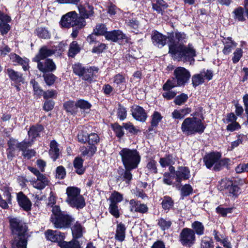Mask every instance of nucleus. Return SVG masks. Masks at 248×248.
I'll list each match as a JSON object with an SVG mask.
<instances>
[{
	"label": "nucleus",
	"instance_id": "1",
	"mask_svg": "<svg viewBox=\"0 0 248 248\" xmlns=\"http://www.w3.org/2000/svg\"><path fill=\"white\" fill-rule=\"evenodd\" d=\"M169 53L174 60L183 62H188L190 64L194 62V57L196 56V50L193 46L188 44L186 46L181 43L176 44L170 42L168 44Z\"/></svg>",
	"mask_w": 248,
	"mask_h": 248
},
{
	"label": "nucleus",
	"instance_id": "2",
	"mask_svg": "<svg viewBox=\"0 0 248 248\" xmlns=\"http://www.w3.org/2000/svg\"><path fill=\"white\" fill-rule=\"evenodd\" d=\"M10 223L13 233L17 235L12 243V248H27L30 234L28 232L26 224L17 218L11 219Z\"/></svg>",
	"mask_w": 248,
	"mask_h": 248
},
{
	"label": "nucleus",
	"instance_id": "3",
	"mask_svg": "<svg viewBox=\"0 0 248 248\" xmlns=\"http://www.w3.org/2000/svg\"><path fill=\"white\" fill-rule=\"evenodd\" d=\"M196 113L191 114L192 117L185 118L181 124V131L186 136H192L196 134L203 133L206 128L203 122V118L200 119L196 117Z\"/></svg>",
	"mask_w": 248,
	"mask_h": 248
},
{
	"label": "nucleus",
	"instance_id": "4",
	"mask_svg": "<svg viewBox=\"0 0 248 248\" xmlns=\"http://www.w3.org/2000/svg\"><path fill=\"white\" fill-rule=\"evenodd\" d=\"M52 212L50 221L56 228H68L74 221V219L72 216L61 211L60 208L58 206H55L52 208Z\"/></svg>",
	"mask_w": 248,
	"mask_h": 248
},
{
	"label": "nucleus",
	"instance_id": "5",
	"mask_svg": "<svg viewBox=\"0 0 248 248\" xmlns=\"http://www.w3.org/2000/svg\"><path fill=\"white\" fill-rule=\"evenodd\" d=\"M46 240L52 242L58 243L61 248H80L78 241L72 240L70 242L63 241L65 238L64 234L58 231L47 230L45 232Z\"/></svg>",
	"mask_w": 248,
	"mask_h": 248
},
{
	"label": "nucleus",
	"instance_id": "6",
	"mask_svg": "<svg viewBox=\"0 0 248 248\" xmlns=\"http://www.w3.org/2000/svg\"><path fill=\"white\" fill-rule=\"evenodd\" d=\"M119 155L124 167L137 168L140 162V156L136 149L124 148L120 151Z\"/></svg>",
	"mask_w": 248,
	"mask_h": 248
},
{
	"label": "nucleus",
	"instance_id": "7",
	"mask_svg": "<svg viewBox=\"0 0 248 248\" xmlns=\"http://www.w3.org/2000/svg\"><path fill=\"white\" fill-rule=\"evenodd\" d=\"M66 193V202L71 207L81 209L86 205L84 197L80 195V189L76 187H68Z\"/></svg>",
	"mask_w": 248,
	"mask_h": 248
},
{
	"label": "nucleus",
	"instance_id": "8",
	"mask_svg": "<svg viewBox=\"0 0 248 248\" xmlns=\"http://www.w3.org/2000/svg\"><path fill=\"white\" fill-rule=\"evenodd\" d=\"M60 24L62 27L69 28L76 26L78 30L86 25V22L82 17H79L75 11L68 12L61 18Z\"/></svg>",
	"mask_w": 248,
	"mask_h": 248
},
{
	"label": "nucleus",
	"instance_id": "9",
	"mask_svg": "<svg viewBox=\"0 0 248 248\" xmlns=\"http://www.w3.org/2000/svg\"><path fill=\"white\" fill-rule=\"evenodd\" d=\"M195 235L194 231L191 229L184 228L180 234V241L184 246H191L195 242Z\"/></svg>",
	"mask_w": 248,
	"mask_h": 248
},
{
	"label": "nucleus",
	"instance_id": "10",
	"mask_svg": "<svg viewBox=\"0 0 248 248\" xmlns=\"http://www.w3.org/2000/svg\"><path fill=\"white\" fill-rule=\"evenodd\" d=\"M176 82L178 86L185 85L189 79L190 74L186 68L182 67L176 68L174 71Z\"/></svg>",
	"mask_w": 248,
	"mask_h": 248
},
{
	"label": "nucleus",
	"instance_id": "11",
	"mask_svg": "<svg viewBox=\"0 0 248 248\" xmlns=\"http://www.w3.org/2000/svg\"><path fill=\"white\" fill-rule=\"evenodd\" d=\"M221 157V154L218 152H212L205 155L203 161L208 169H211L216 166Z\"/></svg>",
	"mask_w": 248,
	"mask_h": 248
},
{
	"label": "nucleus",
	"instance_id": "12",
	"mask_svg": "<svg viewBox=\"0 0 248 248\" xmlns=\"http://www.w3.org/2000/svg\"><path fill=\"white\" fill-rule=\"evenodd\" d=\"M105 37L106 40L112 42H117L126 40V37L123 32L120 30H113L111 31H107L105 34Z\"/></svg>",
	"mask_w": 248,
	"mask_h": 248
},
{
	"label": "nucleus",
	"instance_id": "13",
	"mask_svg": "<svg viewBox=\"0 0 248 248\" xmlns=\"http://www.w3.org/2000/svg\"><path fill=\"white\" fill-rule=\"evenodd\" d=\"M132 115L137 121L144 122L146 121L147 116L143 108L135 106L131 108Z\"/></svg>",
	"mask_w": 248,
	"mask_h": 248
},
{
	"label": "nucleus",
	"instance_id": "14",
	"mask_svg": "<svg viewBox=\"0 0 248 248\" xmlns=\"http://www.w3.org/2000/svg\"><path fill=\"white\" fill-rule=\"evenodd\" d=\"M190 176V171L187 167H179L175 171V178L176 181L180 183L182 181L189 178Z\"/></svg>",
	"mask_w": 248,
	"mask_h": 248
},
{
	"label": "nucleus",
	"instance_id": "15",
	"mask_svg": "<svg viewBox=\"0 0 248 248\" xmlns=\"http://www.w3.org/2000/svg\"><path fill=\"white\" fill-rule=\"evenodd\" d=\"M167 37L156 31H153L152 41L153 44L158 47H162L166 43Z\"/></svg>",
	"mask_w": 248,
	"mask_h": 248
},
{
	"label": "nucleus",
	"instance_id": "16",
	"mask_svg": "<svg viewBox=\"0 0 248 248\" xmlns=\"http://www.w3.org/2000/svg\"><path fill=\"white\" fill-rule=\"evenodd\" d=\"M130 210L131 212L145 213L147 212L148 208L146 204H141L140 202L135 200H131L129 202Z\"/></svg>",
	"mask_w": 248,
	"mask_h": 248
},
{
	"label": "nucleus",
	"instance_id": "17",
	"mask_svg": "<svg viewBox=\"0 0 248 248\" xmlns=\"http://www.w3.org/2000/svg\"><path fill=\"white\" fill-rule=\"evenodd\" d=\"M37 62V67L38 69L43 72H51L55 70L56 65L52 60L47 59L46 60L45 62L39 61Z\"/></svg>",
	"mask_w": 248,
	"mask_h": 248
},
{
	"label": "nucleus",
	"instance_id": "18",
	"mask_svg": "<svg viewBox=\"0 0 248 248\" xmlns=\"http://www.w3.org/2000/svg\"><path fill=\"white\" fill-rule=\"evenodd\" d=\"M31 183L33 187L41 190L48 185V180L45 175L41 174L37 177L36 179L31 181Z\"/></svg>",
	"mask_w": 248,
	"mask_h": 248
},
{
	"label": "nucleus",
	"instance_id": "19",
	"mask_svg": "<svg viewBox=\"0 0 248 248\" xmlns=\"http://www.w3.org/2000/svg\"><path fill=\"white\" fill-rule=\"evenodd\" d=\"M222 42L224 45L222 52L224 55L229 54L232 49L237 46V44L232 40L231 37H223Z\"/></svg>",
	"mask_w": 248,
	"mask_h": 248
},
{
	"label": "nucleus",
	"instance_id": "20",
	"mask_svg": "<svg viewBox=\"0 0 248 248\" xmlns=\"http://www.w3.org/2000/svg\"><path fill=\"white\" fill-rule=\"evenodd\" d=\"M6 73L10 80L15 83L19 84L24 83V79L21 73L16 71L12 68H7Z\"/></svg>",
	"mask_w": 248,
	"mask_h": 248
},
{
	"label": "nucleus",
	"instance_id": "21",
	"mask_svg": "<svg viewBox=\"0 0 248 248\" xmlns=\"http://www.w3.org/2000/svg\"><path fill=\"white\" fill-rule=\"evenodd\" d=\"M78 8L80 14L79 17H82L84 19L85 18H90L93 15V8L89 4L86 6L79 4L78 6Z\"/></svg>",
	"mask_w": 248,
	"mask_h": 248
},
{
	"label": "nucleus",
	"instance_id": "22",
	"mask_svg": "<svg viewBox=\"0 0 248 248\" xmlns=\"http://www.w3.org/2000/svg\"><path fill=\"white\" fill-rule=\"evenodd\" d=\"M17 200L19 206L24 210L28 211L31 210V202L22 192H19L17 194Z\"/></svg>",
	"mask_w": 248,
	"mask_h": 248
},
{
	"label": "nucleus",
	"instance_id": "23",
	"mask_svg": "<svg viewBox=\"0 0 248 248\" xmlns=\"http://www.w3.org/2000/svg\"><path fill=\"white\" fill-rule=\"evenodd\" d=\"M54 53V51L52 49H49L46 46H43L40 49L38 53L33 59V61L35 62H39V61L51 56Z\"/></svg>",
	"mask_w": 248,
	"mask_h": 248
},
{
	"label": "nucleus",
	"instance_id": "24",
	"mask_svg": "<svg viewBox=\"0 0 248 248\" xmlns=\"http://www.w3.org/2000/svg\"><path fill=\"white\" fill-rule=\"evenodd\" d=\"M60 153L58 143L55 140H52L50 144V149L49 151L50 157L53 161H55L58 158Z\"/></svg>",
	"mask_w": 248,
	"mask_h": 248
},
{
	"label": "nucleus",
	"instance_id": "25",
	"mask_svg": "<svg viewBox=\"0 0 248 248\" xmlns=\"http://www.w3.org/2000/svg\"><path fill=\"white\" fill-rule=\"evenodd\" d=\"M125 230L126 228L124 224L122 223L118 224L115 235V239L120 242H123L125 237Z\"/></svg>",
	"mask_w": 248,
	"mask_h": 248
},
{
	"label": "nucleus",
	"instance_id": "26",
	"mask_svg": "<svg viewBox=\"0 0 248 248\" xmlns=\"http://www.w3.org/2000/svg\"><path fill=\"white\" fill-rule=\"evenodd\" d=\"M113 82L121 91H124L126 88L125 78L121 74H118L114 76Z\"/></svg>",
	"mask_w": 248,
	"mask_h": 248
},
{
	"label": "nucleus",
	"instance_id": "27",
	"mask_svg": "<svg viewBox=\"0 0 248 248\" xmlns=\"http://www.w3.org/2000/svg\"><path fill=\"white\" fill-rule=\"evenodd\" d=\"M83 160L79 157L75 158L73 165L76 172L78 174H82L85 171V169L83 166Z\"/></svg>",
	"mask_w": 248,
	"mask_h": 248
},
{
	"label": "nucleus",
	"instance_id": "28",
	"mask_svg": "<svg viewBox=\"0 0 248 248\" xmlns=\"http://www.w3.org/2000/svg\"><path fill=\"white\" fill-rule=\"evenodd\" d=\"M72 234L74 239L72 240H75L76 239L81 237L83 233V228L81 224L78 222H76L71 228Z\"/></svg>",
	"mask_w": 248,
	"mask_h": 248
},
{
	"label": "nucleus",
	"instance_id": "29",
	"mask_svg": "<svg viewBox=\"0 0 248 248\" xmlns=\"http://www.w3.org/2000/svg\"><path fill=\"white\" fill-rule=\"evenodd\" d=\"M63 107L65 110L71 114H76L78 112L77 102L69 100L65 102Z\"/></svg>",
	"mask_w": 248,
	"mask_h": 248
},
{
	"label": "nucleus",
	"instance_id": "30",
	"mask_svg": "<svg viewBox=\"0 0 248 248\" xmlns=\"http://www.w3.org/2000/svg\"><path fill=\"white\" fill-rule=\"evenodd\" d=\"M168 39L169 40V44L170 42H174L176 44L181 43V44H184V43L186 42L187 38L184 33L176 32L174 40L170 36L168 37Z\"/></svg>",
	"mask_w": 248,
	"mask_h": 248
},
{
	"label": "nucleus",
	"instance_id": "31",
	"mask_svg": "<svg viewBox=\"0 0 248 248\" xmlns=\"http://www.w3.org/2000/svg\"><path fill=\"white\" fill-rule=\"evenodd\" d=\"M161 205L163 209L168 212L173 207L174 202L171 197L165 196L162 199Z\"/></svg>",
	"mask_w": 248,
	"mask_h": 248
},
{
	"label": "nucleus",
	"instance_id": "32",
	"mask_svg": "<svg viewBox=\"0 0 248 248\" xmlns=\"http://www.w3.org/2000/svg\"><path fill=\"white\" fill-rule=\"evenodd\" d=\"M124 199L123 195L118 191H114L108 198L110 203L117 204L121 202Z\"/></svg>",
	"mask_w": 248,
	"mask_h": 248
},
{
	"label": "nucleus",
	"instance_id": "33",
	"mask_svg": "<svg viewBox=\"0 0 248 248\" xmlns=\"http://www.w3.org/2000/svg\"><path fill=\"white\" fill-rule=\"evenodd\" d=\"M97 150V148L95 146H89L87 147L82 146L81 147V154L83 156H92Z\"/></svg>",
	"mask_w": 248,
	"mask_h": 248
},
{
	"label": "nucleus",
	"instance_id": "34",
	"mask_svg": "<svg viewBox=\"0 0 248 248\" xmlns=\"http://www.w3.org/2000/svg\"><path fill=\"white\" fill-rule=\"evenodd\" d=\"M43 130V127L41 125H37L31 126L28 131V135L30 137L34 139L38 137L40 133Z\"/></svg>",
	"mask_w": 248,
	"mask_h": 248
},
{
	"label": "nucleus",
	"instance_id": "35",
	"mask_svg": "<svg viewBox=\"0 0 248 248\" xmlns=\"http://www.w3.org/2000/svg\"><path fill=\"white\" fill-rule=\"evenodd\" d=\"M8 148L7 150V157L9 159L12 160L15 156V150L16 148L15 146V140H10L8 142Z\"/></svg>",
	"mask_w": 248,
	"mask_h": 248
},
{
	"label": "nucleus",
	"instance_id": "36",
	"mask_svg": "<svg viewBox=\"0 0 248 248\" xmlns=\"http://www.w3.org/2000/svg\"><path fill=\"white\" fill-rule=\"evenodd\" d=\"M192 228L195 233L202 235L204 233V227L203 224L199 221H196L192 224Z\"/></svg>",
	"mask_w": 248,
	"mask_h": 248
},
{
	"label": "nucleus",
	"instance_id": "37",
	"mask_svg": "<svg viewBox=\"0 0 248 248\" xmlns=\"http://www.w3.org/2000/svg\"><path fill=\"white\" fill-rule=\"evenodd\" d=\"M80 50L79 45L76 41H73L70 45L68 55L69 56L74 57Z\"/></svg>",
	"mask_w": 248,
	"mask_h": 248
},
{
	"label": "nucleus",
	"instance_id": "38",
	"mask_svg": "<svg viewBox=\"0 0 248 248\" xmlns=\"http://www.w3.org/2000/svg\"><path fill=\"white\" fill-rule=\"evenodd\" d=\"M152 7L154 10L160 13L163 9L168 7V5L163 0H158L156 3H153Z\"/></svg>",
	"mask_w": 248,
	"mask_h": 248
},
{
	"label": "nucleus",
	"instance_id": "39",
	"mask_svg": "<svg viewBox=\"0 0 248 248\" xmlns=\"http://www.w3.org/2000/svg\"><path fill=\"white\" fill-rule=\"evenodd\" d=\"M233 182L228 179L224 178L222 179L219 182L218 185V189L220 190H223L226 189L228 190L229 187L232 185Z\"/></svg>",
	"mask_w": 248,
	"mask_h": 248
},
{
	"label": "nucleus",
	"instance_id": "40",
	"mask_svg": "<svg viewBox=\"0 0 248 248\" xmlns=\"http://www.w3.org/2000/svg\"><path fill=\"white\" fill-rule=\"evenodd\" d=\"M234 15V18L239 21H243L245 20L244 15V9L241 7L236 8L232 12Z\"/></svg>",
	"mask_w": 248,
	"mask_h": 248
},
{
	"label": "nucleus",
	"instance_id": "41",
	"mask_svg": "<svg viewBox=\"0 0 248 248\" xmlns=\"http://www.w3.org/2000/svg\"><path fill=\"white\" fill-rule=\"evenodd\" d=\"M15 141L16 147L19 150L23 151V153L28 147L32 144L33 140L29 141L24 140L21 142H18L16 140H15Z\"/></svg>",
	"mask_w": 248,
	"mask_h": 248
},
{
	"label": "nucleus",
	"instance_id": "42",
	"mask_svg": "<svg viewBox=\"0 0 248 248\" xmlns=\"http://www.w3.org/2000/svg\"><path fill=\"white\" fill-rule=\"evenodd\" d=\"M162 119L161 114L157 111H155L152 115L151 126L153 128L156 127Z\"/></svg>",
	"mask_w": 248,
	"mask_h": 248
},
{
	"label": "nucleus",
	"instance_id": "43",
	"mask_svg": "<svg viewBox=\"0 0 248 248\" xmlns=\"http://www.w3.org/2000/svg\"><path fill=\"white\" fill-rule=\"evenodd\" d=\"M157 224L162 230L165 231L168 230L170 227L172 223L169 219L160 218L158 220Z\"/></svg>",
	"mask_w": 248,
	"mask_h": 248
},
{
	"label": "nucleus",
	"instance_id": "44",
	"mask_svg": "<svg viewBox=\"0 0 248 248\" xmlns=\"http://www.w3.org/2000/svg\"><path fill=\"white\" fill-rule=\"evenodd\" d=\"M36 33L40 38L43 39H49L50 38V33L45 28H38L36 29Z\"/></svg>",
	"mask_w": 248,
	"mask_h": 248
},
{
	"label": "nucleus",
	"instance_id": "45",
	"mask_svg": "<svg viewBox=\"0 0 248 248\" xmlns=\"http://www.w3.org/2000/svg\"><path fill=\"white\" fill-rule=\"evenodd\" d=\"M107 29L103 24H98L93 30L94 33L96 35H103L107 32Z\"/></svg>",
	"mask_w": 248,
	"mask_h": 248
},
{
	"label": "nucleus",
	"instance_id": "46",
	"mask_svg": "<svg viewBox=\"0 0 248 248\" xmlns=\"http://www.w3.org/2000/svg\"><path fill=\"white\" fill-rule=\"evenodd\" d=\"M204 82V78L202 77V75L200 73L195 74L192 76V82L193 86H198Z\"/></svg>",
	"mask_w": 248,
	"mask_h": 248
},
{
	"label": "nucleus",
	"instance_id": "47",
	"mask_svg": "<svg viewBox=\"0 0 248 248\" xmlns=\"http://www.w3.org/2000/svg\"><path fill=\"white\" fill-rule=\"evenodd\" d=\"M77 105L78 109L79 108L84 110L90 109L92 106L89 102L83 99L78 100L77 101Z\"/></svg>",
	"mask_w": 248,
	"mask_h": 248
},
{
	"label": "nucleus",
	"instance_id": "48",
	"mask_svg": "<svg viewBox=\"0 0 248 248\" xmlns=\"http://www.w3.org/2000/svg\"><path fill=\"white\" fill-rule=\"evenodd\" d=\"M108 210L115 217L118 218L120 217V211L118 204L109 203Z\"/></svg>",
	"mask_w": 248,
	"mask_h": 248
},
{
	"label": "nucleus",
	"instance_id": "49",
	"mask_svg": "<svg viewBox=\"0 0 248 248\" xmlns=\"http://www.w3.org/2000/svg\"><path fill=\"white\" fill-rule=\"evenodd\" d=\"M230 160L228 158H224L222 159H219L217 164L216 166H214L213 169L215 170H219L222 167L228 166L230 164Z\"/></svg>",
	"mask_w": 248,
	"mask_h": 248
},
{
	"label": "nucleus",
	"instance_id": "50",
	"mask_svg": "<svg viewBox=\"0 0 248 248\" xmlns=\"http://www.w3.org/2000/svg\"><path fill=\"white\" fill-rule=\"evenodd\" d=\"M126 23L132 32H136L138 31L139 24L138 21L136 20L129 19L126 21Z\"/></svg>",
	"mask_w": 248,
	"mask_h": 248
},
{
	"label": "nucleus",
	"instance_id": "51",
	"mask_svg": "<svg viewBox=\"0 0 248 248\" xmlns=\"http://www.w3.org/2000/svg\"><path fill=\"white\" fill-rule=\"evenodd\" d=\"M117 115L118 118L121 121L124 120L127 116V111L125 108L121 105H119Z\"/></svg>",
	"mask_w": 248,
	"mask_h": 248
},
{
	"label": "nucleus",
	"instance_id": "52",
	"mask_svg": "<svg viewBox=\"0 0 248 248\" xmlns=\"http://www.w3.org/2000/svg\"><path fill=\"white\" fill-rule=\"evenodd\" d=\"M30 83L32 86L34 94L39 96L42 95L43 93V91L40 87L38 83L34 79H31L30 81Z\"/></svg>",
	"mask_w": 248,
	"mask_h": 248
},
{
	"label": "nucleus",
	"instance_id": "53",
	"mask_svg": "<svg viewBox=\"0 0 248 248\" xmlns=\"http://www.w3.org/2000/svg\"><path fill=\"white\" fill-rule=\"evenodd\" d=\"M240 187L237 185H234L233 183H232V185L229 187L227 191L231 195L237 197L240 193Z\"/></svg>",
	"mask_w": 248,
	"mask_h": 248
},
{
	"label": "nucleus",
	"instance_id": "54",
	"mask_svg": "<svg viewBox=\"0 0 248 248\" xmlns=\"http://www.w3.org/2000/svg\"><path fill=\"white\" fill-rule=\"evenodd\" d=\"M123 124L124 128L125 130H127L130 133L136 134L139 132V130L137 129L130 122L123 123Z\"/></svg>",
	"mask_w": 248,
	"mask_h": 248
},
{
	"label": "nucleus",
	"instance_id": "55",
	"mask_svg": "<svg viewBox=\"0 0 248 248\" xmlns=\"http://www.w3.org/2000/svg\"><path fill=\"white\" fill-rule=\"evenodd\" d=\"M44 80L48 86H51L55 82L57 78L52 74H45L43 76Z\"/></svg>",
	"mask_w": 248,
	"mask_h": 248
},
{
	"label": "nucleus",
	"instance_id": "56",
	"mask_svg": "<svg viewBox=\"0 0 248 248\" xmlns=\"http://www.w3.org/2000/svg\"><path fill=\"white\" fill-rule=\"evenodd\" d=\"M93 74L91 72V69H89L88 67L85 68L84 72L80 77H82V79L91 82L93 80Z\"/></svg>",
	"mask_w": 248,
	"mask_h": 248
},
{
	"label": "nucleus",
	"instance_id": "57",
	"mask_svg": "<svg viewBox=\"0 0 248 248\" xmlns=\"http://www.w3.org/2000/svg\"><path fill=\"white\" fill-rule=\"evenodd\" d=\"M232 61L234 63L238 62L243 55V50L240 48H237L233 53Z\"/></svg>",
	"mask_w": 248,
	"mask_h": 248
},
{
	"label": "nucleus",
	"instance_id": "58",
	"mask_svg": "<svg viewBox=\"0 0 248 248\" xmlns=\"http://www.w3.org/2000/svg\"><path fill=\"white\" fill-rule=\"evenodd\" d=\"M72 67L74 73L79 77L82 75L85 68V67L82 66V65L79 63L74 64Z\"/></svg>",
	"mask_w": 248,
	"mask_h": 248
},
{
	"label": "nucleus",
	"instance_id": "59",
	"mask_svg": "<svg viewBox=\"0 0 248 248\" xmlns=\"http://www.w3.org/2000/svg\"><path fill=\"white\" fill-rule=\"evenodd\" d=\"M177 83L176 82L175 79H169L164 84L163 86V90H170L172 88L177 86Z\"/></svg>",
	"mask_w": 248,
	"mask_h": 248
},
{
	"label": "nucleus",
	"instance_id": "60",
	"mask_svg": "<svg viewBox=\"0 0 248 248\" xmlns=\"http://www.w3.org/2000/svg\"><path fill=\"white\" fill-rule=\"evenodd\" d=\"M201 248H214L213 242L208 237H204L201 242Z\"/></svg>",
	"mask_w": 248,
	"mask_h": 248
},
{
	"label": "nucleus",
	"instance_id": "61",
	"mask_svg": "<svg viewBox=\"0 0 248 248\" xmlns=\"http://www.w3.org/2000/svg\"><path fill=\"white\" fill-rule=\"evenodd\" d=\"M88 140L89 144L94 146L99 142V138L97 134L93 133L89 135Z\"/></svg>",
	"mask_w": 248,
	"mask_h": 248
},
{
	"label": "nucleus",
	"instance_id": "62",
	"mask_svg": "<svg viewBox=\"0 0 248 248\" xmlns=\"http://www.w3.org/2000/svg\"><path fill=\"white\" fill-rule=\"evenodd\" d=\"M112 127L118 137L121 138L124 136V132L123 130V125L121 126L118 124H115L113 125Z\"/></svg>",
	"mask_w": 248,
	"mask_h": 248
},
{
	"label": "nucleus",
	"instance_id": "63",
	"mask_svg": "<svg viewBox=\"0 0 248 248\" xmlns=\"http://www.w3.org/2000/svg\"><path fill=\"white\" fill-rule=\"evenodd\" d=\"M188 99V96L185 93H182L176 97L174 99V103L177 105H181L184 104Z\"/></svg>",
	"mask_w": 248,
	"mask_h": 248
},
{
	"label": "nucleus",
	"instance_id": "64",
	"mask_svg": "<svg viewBox=\"0 0 248 248\" xmlns=\"http://www.w3.org/2000/svg\"><path fill=\"white\" fill-rule=\"evenodd\" d=\"M200 73L202 74V77L204 78V81L205 80L209 81L212 79L213 72L211 70L204 69L201 71Z\"/></svg>",
	"mask_w": 248,
	"mask_h": 248
}]
</instances>
